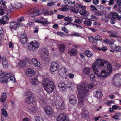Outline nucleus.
Segmentation results:
<instances>
[{"label": "nucleus", "mask_w": 121, "mask_h": 121, "mask_svg": "<svg viewBox=\"0 0 121 121\" xmlns=\"http://www.w3.org/2000/svg\"><path fill=\"white\" fill-rule=\"evenodd\" d=\"M95 14L97 16H99L101 15V13L99 11L95 12Z\"/></svg>", "instance_id": "64"}, {"label": "nucleus", "mask_w": 121, "mask_h": 121, "mask_svg": "<svg viewBox=\"0 0 121 121\" xmlns=\"http://www.w3.org/2000/svg\"><path fill=\"white\" fill-rule=\"evenodd\" d=\"M26 72V74L29 77H32L35 74L34 70L31 68L27 69Z\"/></svg>", "instance_id": "16"}, {"label": "nucleus", "mask_w": 121, "mask_h": 121, "mask_svg": "<svg viewBox=\"0 0 121 121\" xmlns=\"http://www.w3.org/2000/svg\"><path fill=\"white\" fill-rule=\"evenodd\" d=\"M25 96H26L25 102L27 104L32 103L35 100L34 95L30 91L26 92Z\"/></svg>", "instance_id": "5"}, {"label": "nucleus", "mask_w": 121, "mask_h": 121, "mask_svg": "<svg viewBox=\"0 0 121 121\" xmlns=\"http://www.w3.org/2000/svg\"><path fill=\"white\" fill-rule=\"evenodd\" d=\"M64 20L65 21L69 22H72L73 21V19L72 18L70 17H65Z\"/></svg>", "instance_id": "36"}, {"label": "nucleus", "mask_w": 121, "mask_h": 121, "mask_svg": "<svg viewBox=\"0 0 121 121\" xmlns=\"http://www.w3.org/2000/svg\"><path fill=\"white\" fill-rule=\"evenodd\" d=\"M10 28L11 29H14L16 30V28L18 27L21 26L22 25V23H21L17 24L15 22H13L10 23Z\"/></svg>", "instance_id": "15"}, {"label": "nucleus", "mask_w": 121, "mask_h": 121, "mask_svg": "<svg viewBox=\"0 0 121 121\" xmlns=\"http://www.w3.org/2000/svg\"><path fill=\"white\" fill-rule=\"evenodd\" d=\"M65 46L64 44H61L59 45V48L60 52H63L65 51Z\"/></svg>", "instance_id": "29"}, {"label": "nucleus", "mask_w": 121, "mask_h": 121, "mask_svg": "<svg viewBox=\"0 0 121 121\" xmlns=\"http://www.w3.org/2000/svg\"><path fill=\"white\" fill-rule=\"evenodd\" d=\"M32 63L34 65L37 67H39L40 65V63L36 59L33 58L31 60Z\"/></svg>", "instance_id": "21"}, {"label": "nucleus", "mask_w": 121, "mask_h": 121, "mask_svg": "<svg viewBox=\"0 0 121 121\" xmlns=\"http://www.w3.org/2000/svg\"><path fill=\"white\" fill-rule=\"evenodd\" d=\"M69 103L72 104H74L77 102V99L74 95H72L70 96L69 98Z\"/></svg>", "instance_id": "14"}, {"label": "nucleus", "mask_w": 121, "mask_h": 121, "mask_svg": "<svg viewBox=\"0 0 121 121\" xmlns=\"http://www.w3.org/2000/svg\"><path fill=\"white\" fill-rule=\"evenodd\" d=\"M92 41V43L94 45H96L97 43V41L94 38V40H93Z\"/></svg>", "instance_id": "53"}, {"label": "nucleus", "mask_w": 121, "mask_h": 121, "mask_svg": "<svg viewBox=\"0 0 121 121\" xmlns=\"http://www.w3.org/2000/svg\"><path fill=\"white\" fill-rule=\"evenodd\" d=\"M56 108L59 110L62 109L64 108V102L62 100L60 99L58 101H57L56 103Z\"/></svg>", "instance_id": "10"}, {"label": "nucleus", "mask_w": 121, "mask_h": 121, "mask_svg": "<svg viewBox=\"0 0 121 121\" xmlns=\"http://www.w3.org/2000/svg\"><path fill=\"white\" fill-rule=\"evenodd\" d=\"M95 39L97 41L100 40L102 39L101 37L99 35H97L95 36Z\"/></svg>", "instance_id": "50"}, {"label": "nucleus", "mask_w": 121, "mask_h": 121, "mask_svg": "<svg viewBox=\"0 0 121 121\" xmlns=\"http://www.w3.org/2000/svg\"><path fill=\"white\" fill-rule=\"evenodd\" d=\"M3 21H2L1 19H0V23H1L2 24H6L8 23L7 22V21H8L9 19V17L7 15L3 17Z\"/></svg>", "instance_id": "22"}, {"label": "nucleus", "mask_w": 121, "mask_h": 121, "mask_svg": "<svg viewBox=\"0 0 121 121\" xmlns=\"http://www.w3.org/2000/svg\"><path fill=\"white\" fill-rule=\"evenodd\" d=\"M85 53L86 55L88 57H91L92 55V52L89 51L87 50L85 51Z\"/></svg>", "instance_id": "32"}, {"label": "nucleus", "mask_w": 121, "mask_h": 121, "mask_svg": "<svg viewBox=\"0 0 121 121\" xmlns=\"http://www.w3.org/2000/svg\"><path fill=\"white\" fill-rule=\"evenodd\" d=\"M48 50L45 48H43L41 50V54L43 53L48 54Z\"/></svg>", "instance_id": "41"}, {"label": "nucleus", "mask_w": 121, "mask_h": 121, "mask_svg": "<svg viewBox=\"0 0 121 121\" xmlns=\"http://www.w3.org/2000/svg\"><path fill=\"white\" fill-rule=\"evenodd\" d=\"M65 17V16L62 15H57V18L58 19H61Z\"/></svg>", "instance_id": "58"}, {"label": "nucleus", "mask_w": 121, "mask_h": 121, "mask_svg": "<svg viewBox=\"0 0 121 121\" xmlns=\"http://www.w3.org/2000/svg\"><path fill=\"white\" fill-rule=\"evenodd\" d=\"M77 3H76V6H75L74 7L72 8V9H71L73 12L76 13H78L79 10L78 8L77 7H77L76 6Z\"/></svg>", "instance_id": "30"}, {"label": "nucleus", "mask_w": 121, "mask_h": 121, "mask_svg": "<svg viewBox=\"0 0 121 121\" xmlns=\"http://www.w3.org/2000/svg\"><path fill=\"white\" fill-rule=\"evenodd\" d=\"M107 49V47L104 46L102 47L101 48V50L103 51H106Z\"/></svg>", "instance_id": "61"}, {"label": "nucleus", "mask_w": 121, "mask_h": 121, "mask_svg": "<svg viewBox=\"0 0 121 121\" xmlns=\"http://www.w3.org/2000/svg\"><path fill=\"white\" fill-rule=\"evenodd\" d=\"M84 99H78V105L80 107H82L83 105V102Z\"/></svg>", "instance_id": "38"}, {"label": "nucleus", "mask_w": 121, "mask_h": 121, "mask_svg": "<svg viewBox=\"0 0 121 121\" xmlns=\"http://www.w3.org/2000/svg\"><path fill=\"white\" fill-rule=\"evenodd\" d=\"M77 52V50L74 48L69 49L68 51V54L71 56H74L76 55Z\"/></svg>", "instance_id": "17"}, {"label": "nucleus", "mask_w": 121, "mask_h": 121, "mask_svg": "<svg viewBox=\"0 0 121 121\" xmlns=\"http://www.w3.org/2000/svg\"><path fill=\"white\" fill-rule=\"evenodd\" d=\"M102 96V93L101 92L97 91L96 93V96L97 98H99Z\"/></svg>", "instance_id": "40"}, {"label": "nucleus", "mask_w": 121, "mask_h": 121, "mask_svg": "<svg viewBox=\"0 0 121 121\" xmlns=\"http://www.w3.org/2000/svg\"><path fill=\"white\" fill-rule=\"evenodd\" d=\"M66 86V85L63 82H60L58 84V86L59 87V89L62 91L65 90Z\"/></svg>", "instance_id": "20"}, {"label": "nucleus", "mask_w": 121, "mask_h": 121, "mask_svg": "<svg viewBox=\"0 0 121 121\" xmlns=\"http://www.w3.org/2000/svg\"><path fill=\"white\" fill-rule=\"evenodd\" d=\"M7 79L5 77H2L0 78V82L2 83H4V82H6L7 81Z\"/></svg>", "instance_id": "43"}, {"label": "nucleus", "mask_w": 121, "mask_h": 121, "mask_svg": "<svg viewBox=\"0 0 121 121\" xmlns=\"http://www.w3.org/2000/svg\"><path fill=\"white\" fill-rule=\"evenodd\" d=\"M57 34L58 35L61 36H63L64 35L63 33L62 32H58Z\"/></svg>", "instance_id": "63"}, {"label": "nucleus", "mask_w": 121, "mask_h": 121, "mask_svg": "<svg viewBox=\"0 0 121 121\" xmlns=\"http://www.w3.org/2000/svg\"><path fill=\"white\" fill-rule=\"evenodd\" d=\"M90 79L91 81H93L95 79V75L94 73H91L90 75Z\"/></svg>", "instance_id": "34"}, {"label": "nucleus", "mask_w": 121, "mask_h": 121, "mask_svg": "<svg viewBox=\"0 0 121 121\" xmlns=\"http://www.w3.org/2000/svg\"><path fill=\"white\" fill-rule=\"evenodd\" d=\"M35 119L36 121H43V119L41 117H36Z\"/></svg>", "instance_id": "45"}, {"label": "nucleus", "mask_w": 121, "mask_h": 121, "mask_svg": "<svg viewBox=\"0 0 121 121\" xmlns=\"http://www.w3.org/2000/svg\"><path fill=\"white\" fill-rule=\"evenodd\" d=\"M39 43L34 41H32L29 43L28 44V48L31 51H36L39 47Z\"/></svg>", "instance_id": "7"}, {"label": "nucleus", "mask_w": 121, "mask_h": 121, "mask_svg": "<svg viewBox=\"0 0 121 121\" xmlns=\"http://www.w3.org/2000/svg\"><path fill=\"white\" fill-rule=\"evenodd\" d=\"M66 6L72 9V8L75 7V4L73 3L70 1L68 2V4Z\"/></svg>", "instance_id": "31"}, {"label": "nucleus", "mask_w": 121, "mask_h": 121, "mask_svg": "<svg viewBox=\"0 0 121 121\" xmlns=\"http://www.w3.org/2000/svg\"><path fill=\"white\" fill-rule=\"evenodd\" d=\"M59 65L57 63L53 62L51 63L50 67V70L52 72H54L57 70L59 69Z\"/></svg>", "instance_id": "12"}, {"label": "nucleus", "mask_w": 121, "mask_h": 121, "mask_svg": "<svg viewBox=\"0 0 121 121\" xmlns=\"http://www.w3.org/2000/svg\"><path fill=\"white\" fill-rule=\"evenodd\" d=\"M76 6L78 7L79 8H80L81 10L80 11L79 13L81 15H82L84 16L87 17L89 14V12L86 10V7L85 6H82L80 4H77Z\"/></svg>", "instance_id": "8"}, {"label": "nucleus", "mask_w": 121, "mask_h": 121, "mask_svg": "<svg viewBox=\"0 0 121 121\" xmlns=\"http://www.w3.org/2000/svg\"><path fill=\"white\" fill-rule=\"evenodd\" d=\"M114 2V0H110V2L108 3V4L109 5H113Z\"/></svg>", "instance_id": "59"}, {"label": "nucleus", "mask_w": 121, "mask_h": 121, "mask_svg": "<svg viewBox=\"0 0 121 121\" xmlns=\"http://www.w3.org/2000/svg\"><path fill=\"white\" fill-rule=\"evenodd\" d=\"M105 62H107L104 60L99 59L97 60L92 65V68L94 73H97V71H100L104 68V65Z\"/></svg>", "instance_id": "4"}, {"label": "nucleus", "mask_w": 121, "mask_h": 121, "mask_svg": "<svg viewBox=\"0 0 121 121\" xmlns=\"http://www.w3.org/2000/svg\"><path fill=\"white\" fill-rule=\"evenodd\" d=\"M21 4L18 3L15 5V7H13L12 5H11L10 6V9L12 11L14 10V9H17L20 8L21 7Z\"/></svg>", "instance_id": "26"}, {"label": "nucleus", "mask_w": 121, "mask_h": 121, "mask_svg": "<svg viewBox=\"0 0 121 121\" xmlns=\"http://www.w3.org/2000/svg\"><path fill=\"white\" fill-rule=\"evenodd\" d=\"M111 23L112 24H114L116 22V19L114 18H111Z\"/></svg>", "instance_id": "54"}, {"label": "nucleus", "mask_w": 121, "mask_h": 121, "mask_svg": "<svg viewBox=\"0 0 121 121\" xmlns=\"http://www.w3.org/2000/svg\"><path fill=\"white\" fill-rule=\"evenodd\" d=\"M24 20V18L23 17H22L21 18L18 19H17V22L18 23H19V22H21Z\"/></svg>", "instance_id": "52"}, {"label": "nucleus", "mask_w": 121, "mask_h": 121, "mask_svg": "<svg viewBox=\"0 0 121 121\" xmlns=\"http://www.w3.org/2000/svg\"><path fill=\"white\" fill-rule=\"evenodd\" d=\"M19 65L20 67H24L25 66L26 64L24 61H21L19 62Z\"/></svg>", "instance_id": "37"}, {"label": "nucleus", "mask_w": 121, "mask_h": 121, "mask_svg": "<svg viewBox=\"0 0 121 121\" xmlns=\"http://www.w3.org/2000/svg\"><path fill=\"white\" fill-rule=\"evenodd\" d=\"M37 78L36 77H34L33 79L30 81L31 83L33 85H37L39 83L38 82Z\"/></svg>", "instance_id": "27"}, {"label": "nucleus", "mask_w": 121, "mask_h": 121, "mask_svg": "<svg viewBox=\"0 0 121 121\" xmlns=\"http://www.w3.org/2000/svg\"><path fill=\"white\" fill-rule=\"evenodd\" d=\"M2 65L4 67H6L8 65V63L7 60L6 58L4 57L2 59Z\"/></svg>", "instance_id": "25"}, {"label": "nucleus", "mask_w": 121, "mask_h": 121, "mask_svg": "<svg viewBox=\"0 0 121 121\" xmlns=\"http://www.w3.org/2000/svg\"><path fill=\"white\" fill-rule=\"evenodd\" d=\"M112 83L114 86H121V74H116L112 78Z\"/></svg>", "instance_id": "6"}, {"label": "nucleus", "mask_w": 121, "mask_h": 121, "mask_svg": "<svg viewBox=\"0 0 121 121\" xmlns=\"http://www.w3.org/2000/svg\"><path fill=\"white\" fill-rule=\"evenodd\" d=\"M39 29L38 27L37 26H36L34 28V33H37L38 32V29Z\"/></svg>", "instance_id": "55"}, {"label": "nucleus", "mask_w": 121, "mask_h": 121, "mask_svg": "<svg viewBox=\"0 0 121 121\" xmlns=\"http://www.w3.org/2000/svg\"><path fill=\"white\" fill-rule=\"evenodd\" d=\"M57 121H68L69 120L65 113L60 114L57 117Z\"/></svg>", "instance_id": "11"}, {"label": "nucleus", "mask_w": 121, "mask_h": 121, "mask_svg": "<svg viewBox=\"0 0 121 121\" xmlns=\"http://www.w3.org/2000/svg\"><path fill=\"white\" fill-rule=\"evenodd\" d=\"M13 75L12 74L10 73L9 74L7 73H5L4 75V77L5 78V77H7L8 78H9L11 76V75Z\"/></svg>", "instance_id": "42"}, {"label": "nucleus", "mask_w": 121, "mask_h": 121, "mask_svg": "<svg viewBox=\"0 0 121 121\" xmlns=\"http://www.w3.org/2000/svg\"><path fill=\"white\" fill-rule=\"evenodd\" d=\"M104 42L105 43H109V46L110 48L114 44L113 42H112V40L111 39H106L104 40Z\"/></svg>", "instance_id": "24"}, {"label": "nucleus", "mask_w": 121, "mask_h": 121, "mask_svg": "<svg viewBox=\"0 0 121 121\" xmlns=\"http://www.w3.org/2000/svg\"><path fill=\"white\" fill-rule=\"evenodd\" d=\"M54 2L53 1L50 3H48L47 4V5L48 6L50 7L51 6L54 5Z\"/></svg>", "instance_id": "60"}, {"label": "nucleus", "mask_w": 121, "mask_h": 121, "mask_svg": "<svg viewBox=\"0 0 121 121\" xmlns=\"http://www.w3.org/2000/svg\"><path fill=\"white\" fill-rule=\"evenodd\" d=\"M62 30L66 33H68V30L65 26H63L62 27Z\"/></svg>", "instance_id": "48"}, {"label": "nucleus", "mask_w": 121, "mask_h": 121, "mask_svg": "<svg viewBox=\"0 0 121 121\" xmlns=\"http://www.w3.org/2000/svg\"><path fill=\"white\" fill-rule=\"evenodd\" d=\"M48 54H41V57L44 59H45L47 57Z\"/></svg>", "instance_id": "46"}, {"label": "nucleus", "mask_w": 121, "mask_h": 121, "mask_svg": "<svg viewBox=\"0 0 121 121\" xmlns=\"http://www.w3.org/2000/svg\"><path fill=\"white\" fill-rule=\"evenodd\" d=\"M85 85H82L78 88L77 96L78 99H84L88 93V88L87 86V84Z\"/></svg>", "instance_id": "2"}, {"label": "nucleus", "mask_w": 121, "mask_h": 121, "mask_svg": "<svg viewBox=\"0 0 121 121\" xmlns=\"http://www.w3.org/2000/svg\"><path fill=\"white\" fill-rule=\"evenodd\" d=\"M91 71V68L89 67H86L83 70V72L85 74L87 75H89Z\"/></svg>", "instance_id": "23"}, {"label": "nucleus", "mask_w": 121, "mask_h": 121, "mask_svg": "<svg viewBox=\"0 0 121 121\" xmlns=\"http://www.w3.org/2000/svg\"><path fill=\"white\" fill-rule=\"evenodd\" d=\"M40 10L39 11H34V12L31 13V14H33L34 16L35 17L38 15H40L41 13H40L39 12Z\"/></svg>", "instance_id": "33"}, {"label": "nucleus", "mask_w": 121, "mask_h": 121, "mask_svg": "<svg viewBox=\"0 0 121 121\" xmlns=\"http://www.w3.org/2000/svg\"><path fill=\"white\" fill-rule=\"evenodd\" d=\"M117 4L119 6H121V0H117Z\"/></svg>", "instance_id": "56"}, {"label": "nucleus", "mask_w": 121, "mask_h": 121, "mask_svg": "<svg viewBox=\"0 0 121 121\" xmlns=\"http://www.w3.org/2000/svg\"><path fill=\"white\" fill-rule=\"evenodd\" d=\"M86 83L87 84V87L88 88V92L89 91V88H92L95 86V85L93 83H89V84L86 82H84L82 85H85V83Z\"/></svg>", "instance_id": "28"}, {"label": "nucleus", "mask_w": 121, "mask_h": 121, "mask_svg": "<svg viewBox=\"0 0 121 121\" xmlns=\"http://www.w3.org/2000/svg\"><path fill=\"white\" fill-rule=\"evenodd\" d=\"M111 48L115 50L117 52H121V47L119 46H117L114 43L111 47Z\"/></svg>", "instance_id": "19"}, {"label": "nucleus", "mask_w": 121, "mask_h": 121, "mask_svg": "<svg viewBox=\"0 0 121 121\" xmlns=\"http://www.w3.org/2000/svg\"><path fill=\"white\" fill-rule=\"evenodd\" d=\"M42 84L44 89L47 93H50L53 92L55 86L53 82L50 79H44L42 82Z\"/></svg>", "instance_id": "3"}, {"label": "nucleus", "mask_w": 121, "mask_h": 121, "mask_svg": "<svg viewBox=\"0 0 121 121\" xmlns=\"http://www.w3.org/2000/svg\"><path fill=\"white\" fill-rule=\"evenodd\" d=\"M20 40L23 44H25L27 43V38L26 34H21L20 36Z\"/></svg>", "instance_id": "13"}, {"label": "nucleus", "mask_w": 121, "mask_h": 121, "mask_svg": "<svg viewBox=\"0 0 121 121\" xmlns=\"http://www.w3.org/2000/svg\"><path fill=\"white\" fill-rule=\"evenodd\" d=\"M119 117V116L118 115H114L113 116L112 118L116 119V120H119V119L118 118Z\"/></svg>", "instance_id": "62"}, {"label": "nucleus", "mask_w": 121, "mask_h": 121, "mask_svg": "<svg viewBox=\"0 0 121 121\" xmlns=\"http://www.w3.org/2000/svg\"><path fill=\"white\" fill-rule=\"evenodd\" d=\"M104 65V68L100 71H97V73L95 74L98 76L105 78L109 75L112 72V65L110 64L108 62H105Z\"/></svg>", "instance_id": "1"}, {"label": "nucleus", "mask_w": 121, "mask_h": 121, "mask_svg": "<svg viewBox=\"0 0 121 121\" xmlns=\"http://www.w3.org/2000/svg\"><path fill=\"white\" fill-rule=\"evenodd\" d=\"M0 4L1 5H2L4 6V9H5V2L3 0H1L0 1Z\"/></svg>", "instance_id": "51"}, {"label": "nucleus", "mask_w": 121, "mask_h": 121, "mask_svg": "<svg viewBox=\"0 0 121 121\" xmlns=\"http://www.w3.org/2000/svg\"><path fill=\"white\" fill-rule=\"evenodd\" d=\"M82 22L81 20L79 19H75L74 21V22H75L79 24L81 23Z\"/></svg>", "instance_id": "47"}, {"label": "nucleus", "mask_w": 121, "mask_h": 121, "mask_svg": "<svg viewBox=\"0 0 121 121\" xmlns=\"http://www.w3.org/2000/svg\"><path fill=\"white\" fill-rule=\"evenodd\" d=\"M44 109L47 114L52 115L53 112V110L52 108L50 106L45 107H44Z\"/></svg>", "instance_id": "18"}, {"label": "nucleus", "mask_w": 121, "mask_h": 121, "mask_svg": "<svg viewBox=\"0 0 121 121\" xmlns=\"http://www.w3.org/2000/svg\"><path fill=\"white\" fill-rule=\"evenodd\" d=\"M99 2L98 0H93V4L95 5L97 4Z\"/></svg>", "instance_id": "57"}, {"label": "nucleus", "mask_w": 121, "mask_h": 121, "mask_svg": "<svg viewBox=\"0 0 121 121\" xmlns=\"http://www.w3.org/2000/svg\"><path fill=\"white\" fill-rule=\"evenodd\" d=\"M84 24L86 26H90L91 24V21H83Z\"/></svg>", "instance_id": "39"}, {"label": "nucleus", "mask_w": 121, "mask_h": 121, "mask_svg": "<svg viewBox=\"0 0 121 121\" xmlns=\"http://www.w3.org/2000/svg\"><path fill=\"white\" fill-rule=\"evenodd\" d=\"M90 10L92 12H94L95 10H97V9L95 7L94 5H90Z\"/></svg>", "instance_id": "44"}, {"label": "nucleus", "mask_w": 121, "mask_h": 121, "mask_svg": "<svg viewBox=\"0 0 121 121\" xmlns=\"http://www.w3.org/2000/svg\"><path fill=\"white\" fill-rule=\"evenodd\" d=\"M1 112L3 115L5 117H7L8 116V114L6 110L4 109L1 110Z\"/></svg>", "instance_id": "35"}, {"label": "nucleus", "mask_w": 121, "mask_h": 121, "mask_svg": "<svg viewBox=\"0 0 121 121\" xmlns=\"http://www.w3.org/2000/svg\"><path fill=\"white\" fill-rule=\"evenodd\" d=\"M7 96H5L4 97H1V98L0 99V102H4Z\"/></svg>", "instance_id": "49"}, {"label": "nucleus", "mask_w": 121, "mask_h": 121, "mask_svg": "<svg viewBox=\"0 0 121 121\" xmlns=\"http://www.w3.org/2000/svg\"><path fill=\"white\" fill-rule=\"evenodd\" d=\"M107 17L109 19L114 18L116 19L117 18L119 21L121 20V16L120 17L118 15V14L115 12L110 13L107 16Z\"/></svg>", "instance_id": "9"}]
</instances>
